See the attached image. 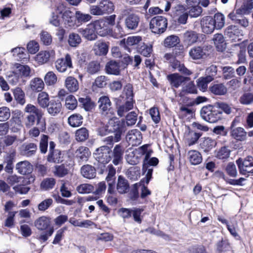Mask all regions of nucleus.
I'll list each match as a JSON object with an SVG mask.
<instances>
[{"mask_svg":"<svg viewBox=\"0 0 253 253\" xmlns=\"http://www.w3.org/2000/svg\"><path fill=\"white\" fill-rule=\"evenodd\" d=\"M24 111L30 114L36 115L37 118V124L40 123L43 115L41 110L31 104H28L26 105L24 109Z\"/></svg>","mask_w":253,"mask_h":253,"instance_id":"44","label":"nucleus"},{"mask_svg":"<svg viewBox=\"0 0 253 253\" xmlns=\"http://www.w3.org/2000/svg\"><path fill=\"white\" fill-rule=\"evenodd\" d=\"M14 99L20 105H23L26 102L25 94L23 90L17 87L12 90Z\"/></svg>","mask_w":253,"mask_h":253,"instance_id":"50","label":"nucleus"},{"mask_svg":"<svg viewBox=\"0 0 253 253\" xmlns=\"http://www.w3.org/2000/svg\"><path fill=\"white\" fill-rule=\"evenodd\" d=\"M188 158L190 163L193 165H198L202 161L201 154L196 150L189 151L188 153Z\"/></svg>","mask_w":253,"mask_h":253,"instance_id":"46","label":"nucleus"},{"mask_svg":"<svg viewBox=\"0 0 253 253\" xmlns=\"http://www.w3.org/2000/svg\"><path fill=\"white\" fill-rule=\"evenodd\" d=\"M126 175L130 179L136 180L140 176V168L137 167H131L126 171Z\"/></svg>","mask_w":253,"mask_h":253,"instance_id":"55","label":"nucleus"},{"mask_svg":"<svg viewBox=\"0 0 253 253\" xmlns=\"http://www.w3.org/2000/svg\"><path fill=\"white\" fill-rule=\"evenodd\" d=\"M46 108L50 115L55 116L61 112L62 104L59 100H51Z\"/></svg>","mask_w":253,"mask_h":253,"instance_id":"32","label":"nucleus"},{"mask_svg":"<svg viewBox=\"0 0 253 253\" xmlns=\"http://www.w3.org/2000/svg\"><path fill=\"white\" fill-rule=\"evenodd\" d=\"M180 40L178 36L170 35L167 37L164 41V45L166 47H172L179 43Z\"/></svg>","mask_w":253,"mask_h":253,"instance_id":"54","label":"nucleus"},{"mask_svg":"<svg viewBox=\"0 0 253 253\" xmlns=\"http://www.w3.org/2000/svg\"><path fill=\"white\" fill-rule=\"evenodd\" d=\"M108 48V42L99 40L95 43L93 49L96 55H105L107 53Z\"/></svg>","mask_w":253,"mask_h":253,"instance_id":"26","label":"nucleus"},{"mask_svg":"<svg viewBox=\"0 0 253 253\" xmlns=\"http://www.w3.org/2000/svg\"><path fill=\"white\" fill-rule=\"evenodd\" d=\"M37 150V145L33 143L23 144L20 148V154L27 157L35 154Z\"/></svg>","mask_w":253,"mask_h":253,"instance_id":"30","label":"nucleus"},{"mask_svg":"<svg viewBox=\"0 0 253 253\" xmlns=\"http://www.w3.org/2000/svg\"><path fill=\"white\" fill-rule=\"evenodd\" d=\"M201 25L202 31L207 34L212 33L216 29L212 17L210 16H205L201 19Z\"/></svg>","mask_w":253,"mask_h":253,"instance_id":"19","label":"nucleus"},{"mask_svg":"<svg viewBox=\"0 0 253 253\" xmlns=\"http://www.w3.org/2000/svg\"><path fill=\"white\" fill-rule=\"evenodd\" d=\"M49 99L48 94L46 92L42 91L38 94L37 101L42 108H45L50 102Z\"/></svg>","mask_w":253,"mask_h":253,"instance_id":"56","label":"nucleus"},{"mask_svg":"<svg viewBox=\"0 0 253 253\" xmlns=\"http://www.w3.org/2000/svg\"><path fill=\"white\" fill-rule=\"evenodd\" d=\"M82 39L80 35L75 33L69 34L68 38V43L72 47H77L81 42Z\"/></svg>","mask_w":253,"mask_h":253,"instance_id":"59","label":"nucleus"},{"mask_svg":"<svg viewBox=\"0 0 253 253\" xmlns=\"http://www.w3.org/2000/svg\"><path fill=\"white\" fill-rule=\"evenodd\" d=\"M230 135L233 139L243 141L247 139V132L242 127L230 128Z\"/></svg>","mask_w":253,"mask_h":253,"instance_id":"25","label":"nucleus"},{"mask_svg":"<svg viewBox=\"0 0 253 253\" xmlns=\"http://www.w3.org/2000/svg\"><path fill=\"white\" fill-rule=\"evenodd\" d=\"M55 144L53 141L49 142V153L47 160L50 163H59L63 161V154L58 149H55Z\"/></svg>","mask_w":253,"mask_h":253,"instance_id":"12","label":"nucleus"},{"mask_svg":"<svg viewBox=\"0 0 253 253\" xmlns=\"http://www.w3.org/2000/svg\"><path fill=\"white\" fill-rule=\"evenodd\" d=\"M44 80L47 85H53L56 83L57 78L53 72L49 71L44 76Z\"/></svg>","mask_w":253,"mask_h":253,"instance_id":"61","label":"nucleus"},{"mask_svg":"<svg viewBox=\"0 0 253 253\" xmlns=\"http://www.w3.org/2000/svg\"><path fill=\"white\" fill-rule=\"evenodd\" d=\"M12 68L14 70V73L18 75L22 80L23 78L29 77L31 76V69L28 65L15 63L13 65Z\"/></svg>","mask_w":253,"mask_h":253,"instance_id":"17","label":"nucleus"},{"mask_svg":"<svg viewBox=\"0 0 253 253\" xmlns=\"http://www.w3.org/2000/svg\"><path fill=\"white\" fill-rule=\"evenodd\" d=\"M100 69V64L97 61L90 62L86 67L87 72L90 74H94L97 73Z\"/></svg>","mask_w":253,"mask_h":253,"instance_id":"64","label":"nucleus"},{"mask_svg":"<svg viewBox=\"0 0 253 253\" xmlns=\"http://www.w3.org/2000/svg\"><path fill=\"white\" fill-rule=\"evenodd\" d=\"M29 86L33 91L40 92L44 88V84L42 79L34 78L30 81Z\"/></svg>","mask_w":253,"mask_h":253,"instance_id":"40","label":"nucleus"},{"mask_svg":"<svg viewBox=\"0 0 253 253\" xmlns=\"http://www.w3.org/2000/svg\"><path fill=\"white\" fill-rule=\"evenodd\" d=\"M201 135V133L196 132L187 126L184 132V140L188 145L191 146L195 144Z\"/></svg>","mask_w":253,"mask_h":253,"instance_id":"20","label":"nucleus"},{"mask_svg":"<svg viewBox=\"0 0 253 253\" xmlns=\"http://www.w3.org/2000/svg\"><path fill=\"white\" fill-rule=\"evenodd\" d=\"M210 91L216 95H224L227 92V88L222 83L214 84L210 86Z\"/></svg>","mask_w":253,"mask_h":253,"instance_id":"38","label":"nucleus"},{"mask_svg":"<svg viewBox=\"0 0 253 253\" xmlns=\"http://www.w3.org/2000/svg\"><path fill=\"white\" fill-rule=\"evenodd\" d=\"M114 9V4L110 0H99L97 5L90 7L89 11L93 15L101 16L113 12Z\"/></svg>","mask_w":253,"mask_h":253,"instance_id":"3","label":"nucleus"},{"mask_svg":"<svg viewBox=\"0 0 253 253\" xmlns=\"http://www.w3.org/2000/svg\"><path fill=\"white\" fill-rule=\"evenodd\" d=\"M13 56L20 61L27 62L29 60V55L25 51L24 48L17 47L11 50Z\"/></svg>","mask_w":253,"mask_h":253,"instance_id":"24","label":"nucleus"},{"mask_svg":"<svg viewBox=\"0 0 253 253\" xmlns=\"http://www.w3.org/2000/svg\"><path fill=\"white\" fill-rule=\"evenodd\" d=\"M134 101H126L119 99L117 102V114L123 117L125 114L133 108Z\"/></svg>","mask_w":253,"mask_h":253,"instance_id":"13","label":"nucleus"},{"mask_svg":"<svg viewBox=\"0 0 253 253\" xmlns=\"http://www.w3.org/2000/svg\"><path fill=\"white\" fill-rule=\"evenodd\" d=\"M75 136L78 141H84L88 138V130L85 127H82L76 130Z\"/></svg>","mask_w":253,"mask_h":253,"instance_id":"57","label":"nucleus"},{"mask_svg":"<svg viewBox=\"0 0 253 253\" xmlns=\"http://www.w3.org/2000/svg\"><path fill=\"white\" fill-rule=\"evenodd\" d=\"M56 180L52 177L44 178L40 184V188L42 191H49L55 185Z\"/></svg>","mask_w":253,"mask_h":253,"instance_id":"47","label":"nucleus"},{"mask_svg":"<svg viewBox=\"0 0 253 253\" xmlns=\"http://www.w3.org/2000/svg\"><path fill=\"white\" fill-rule=\"evenodd\" d=\"M81 173L84 177L92 179L96 176V169L91 165H85L81 167Z\"/></svg>","mask_w":253,"mask_h":253,"instance_id":"35","label":"nucleus"},{"mask_svg":"<svg viewBox=\"0 0 253 253\" xmlns=\"http://www.w3.org/2000/svg\"><path fill=\"white\" fill-rule=\"evenodd\" d=\"M65 86L66 88L71 92L77 91L79 88L78 80L75 78L69 76L65 81Z\"/></svg>","mask_w":253,"mask_h":253,"instance_id":"36","label":"nucleus"},{"mask_svg":"<svg viewBox=\"0 0 253 253\" xmlns=\"http://www.w3.org/2000/svg\"><path fill=\"white\" fill-rule=\"evenodd\" d=\"M75 13L76 23L79 25V26L80 25L88 22L92 18V16L90 14L84 13L81 11H76Z\"/></svg>","mask_w":253,"mask_h":253,"instance_id":"48","label":"nucleus"},{"mask_svg":"<svg viewBox=\"0 0 253 253\" xmlns=\"http://www.w3.org/2000/svg\"><path fill=\"white\" fill-rule=\"evenodd\" d=\"M183 41L188 45H191L197 42L198 39V34L192 30L186 31L183 35Z\"/></svg>","mask_w":253,"mask_h":253,"instance_id":"39","label":"nucleus"},{"mask_svg":"<svg viewBox=\"0 0 253 253\" xmlns=\"http://www.w3.org/2000/svg\"><path fill=\"white\" fill-rule=\"evenodd\" d=\"M189 54L194 60L202 59L206 56V49L201 46H195L190 50Z\"/></svg>","mask_w":253,"mask_h":253,"instance_id":"33","label":"nucleus"},{"mask_svg":"<svg viewBox=\"0 0 253 253\" xmlns=\"http://www.w3.org/2000/svg\"><path fill=\"white\" fill-rule=\"evenodd\" d=\"M239 102L244 105H249L253 103V93L244 92L239 98Z\"/></svg>","mask_w":253,"mask_h":253,"instance_id":"53","label":"nucleus"},{"mask_svg":"<svg viewBox=\"0 0 253 253\" xmlns=\"http://www.w3.org/2000/svg\"><path fill=\"white\" fill-rule=\"evenodd\" d=\"M216 141L210 137L205 138L200 146L205 152H208L216 145Z\"/></svg>","mask_w":253,"mask_h":253,"instance_id":"52","label":"nucleus"},{"mask_svg":"<svg viewBox=\"0 0 253 253\" xmlns=\"http://www.w3.org/2000/svg\"><path fill=\"white\" fill-rule=\"evenodd\" d=\"M15 169L19 173L22 175L30 174L33 170L32 165L27 161L18 162L16 165Z\"/></svg>","mask_w":253,"mask_h":253,"instance_id":"23","label":"nucleus"},{"mask_svg":"<svg viewBox=\"0 0 253 253\" xmlns=\"http://www.w3.org/2000/svg\"><path fill=\"white\" fill-rule=\"evenodd\" d=\"M99 107L101 114L104 117H112L114 115L113 110L112 109L111 102L108 97L101 96L98 101Z\"/></svg>","mask_w":253,"mask_h":253,"instance_id":"11","label":"nucleus"},{"mask_svg":"<svg viewBox=\"0 0 253 253\" xmlns=\"http://www.w3.org/2000/svg\"><path fill=\"white\" fill-rule=\"evenodd\" d=\"M212 40L218 51H222L226 48V43L222 34L214 35Z\"/></svg>","mask_w":253,"mask_h":253,"instance_id":"45","label":"nucleus"},{"mask_svg":"<svg viewBox=\"0 0 253 253\" xmlns=\"http://www.w3.org/2000/svg\"><path fill=\"white\" fill-rule=\"evenodd\" d=\"M140 157V153L136 150L128 152L126 156V159L129 164L135 165L139 162Z\"/></svg>","mask_w":253,"mask_h":253,"instance_id":"41","label":"nucleus"},{"mask_svg":"<svg viewBox=\"0 0 253 253\" xmlns=\"http://www.w3.org/2000/svg\"><path fill=\"white\" fill-rule=\"evenodd\" d=\"M133 94L132 91V86L130 84H126L124 89V93L120 96L119 99L125 100L126 101H133Z\"/></svg>","mask_w":253,"mask_h":253,"instance_id":"51","label":"nucleus"},{"mask_svg":"<svg viewBox=\"0 0 253 253\" xmlns=\"http://www.w3.org/2000/svg\"><path fill=\"white\" fill-rule=\"evenodd\" d=\"M111 149L104 145L97 148L93 153L95 159L99 163L107 164L111 160Z\"/></svg>","mask_w":253,"mask_h":253,"instance_id":"9","label":"nucleus"},{"mask_svg":"<svg viewBox=\"0 0 253 253\" xmlns=\"http://www.w3.org/2000/svg\"><path fill=\"white\" fill-rule=\"evenodd\" d=\"M240 173L243 175L253 173V157L247 156L245 159L239 158L236 161Z\"/></svg>","mask_w":253,"mask_h":253,"instance_id":"6","label":"nucleus"},{"mask_svg":"<svg viewBox=\"0 0 253 253\" xmlns=\"http://www.w3.org/2000/svg\"><path fill=\"white\" fill-rule=\"evenodd\" d=\"M64 10V6L63 4H59L57 5L48 18L49 23L55 27H59L60 25L59 14L62 15Z\"/></svg>","mask_w":253,"mask_h":253,"instance_id":"16","label":"nucleus"},{"mask_svg":"<svg viewBox=\"0 0 253 253\" xmlns=\"http://www.w3.org/2000/svg\"><path fill=\"white\" fill-rule=\"evenodd\" d=\"M185 8L183 5H177L174 8L173 12L174 16H179L178 22L185 24L187 22L188 14L185 12Z\"/></svg>","mask_w":253,"mask_h":253,"instance_id":"27","label":"nucleus"},{"mask_svg":"<svg viewBox=\"0 0 253 253\" xmlns=\"http://www.w3.org/2000/svg\"><path fill=\"white\" fill-rule=\"evenodd\" d=\"M140 22V17L136 14H128L125 20V25L127 30H135Z\"/></svg>","mask_w":253,"mask_h":253,"instance_id":"21","label":"nucleus"},{"mask_svg":"<svg viewBox=\"0 0 253 253\" xmlns=\"http://www.w3.org/2000/svg\"><path fill=\"white\" fill-rule=\"evenodd\" d=\"M78 102L75 97L69 95L65 99V106L69 110H73L77 107Z\"/></svg>","mask_w":253,"mask_h":253,"instance_id":"62","label":"nucleus"},{"mask_svg":"<svg viewBox=\"0 0 253 253\" xmlns=\"http://www.w3.org/2000/svg\"><path fill=\"white\" fill-rule=\"evenodd\" d=\"M168 79L171 86L177 88L184 82L186 78L177 74H173L168 76Z\"/></svg>","mask_w":253,"mask_h":253,"instance_id":"43","label":"nucleus"},{"mask_svg":"<svg viewBox=\"0 0 253 253\" xmlns=\"http://www.w3.org/2000/svg\"><path fill=\"white\" fill-rule=\"evenodd\" d=\"M79 32L88 41H94L97 38V34L91 23L87 25L84 28L79 29Z\"/></svg>","mask_w":253,"mask_h":253,"instance_id":"18","label":"nucleus"},{"mask_svg":"<svg viewBox=\"0 0 253 253\" xmlns=\"http://www.w3.org/2000/svg\"><path fill=\"white\" fill-rule=\"evenodd\" d=\"M124 149L121 145H116L112 151V163L116 166L118 165L123 160Z\"/></svg>","mask_w":253,"mask_h":253,"instance_id":"28","label":"nucleus"},{"mask_svg":"<svg viewBox=\"0 0 253 253\" xmlns=\"http://www.w3.org/2000/svg\"><path fill=\"white\" fill-rule=\"evenodd\" d=\"M129 184L127 180L122 175H119L118 177L116 189L120 194H124L129 189Z\"/></svg>","mask_w":253,"mask_h":253,"instance_id":"34","label":"nucleus"},{"mask_svg":"<svg viewBox=\"0 0 253 253\" xmlns=\"http://www.w3.org/2000/svg\"><path fill=\"white\" fill-rule=\"evenodd\" d=\"M41 41L45 45H49L52 43V38L51 35L47 32L42 31L40 34Z\"/></svg>","mask_w":253,"mask_h":253,"instance_id":"63","label":"nucleus"},{"mask_svg":"<svg viewBox=\"0 0 253 253\" xmlns=\"http://www.w3.org/2000/svg\"><path fill=\"white\" fill-rule=\"evenodd\" d=\"M167 26V19L162 16H155L152 18L150 22V29L155 34L163 33L166 31Z\"/></svg>","mask_w":253,"mask_h":253,"instance_id":"5","label":"nucleus"},{"mask_svg":"<svg viewBox=\"0 0 253 253\" xmlns=\"http://www.w3.org/2000/svg\"><path fill=\"white\" fill-rule=\"evenodd\" d=\"M106 72L108 74L118 75L120 72V66L115 61H110L105 66Z\"/></svg>","mask_w":253,"mask_h":253,"instance_id":"37","label":"nucleus"},{"mask_svg":"<svg viewBox=\"0 0 253 253\" xmlns=\"http://www.w3.org/2000/svg\"><path fill=\"white\" fill-rule=\"evenodd\" d=\"M106 117L109 119L107 124L110 133L114 132L115 135H116V140H121L122 134L125 131V120L123 119L121 121H120L114 115L112 117Z\"/></svg>","mask_w":253,"mask_h":253,"instance_id":"4","label":"nucleus"},{"mask_svg":"<svg viewBox=\"0 0 253 253\" xmlns=\"http://www.w3.org/2000/svg\"><path fill=\"white\" fill-rule=\"evenodd\" d=\"M50 219L45 216H42L35 220V227L39 230H46L38 235V239L42 242H45L54 232L53 227H50Z\"/></svg>","mask_w":253,"mask_h":253,"instance_id":"1","label":"nucleus"},{"mask_svg":"<svg viewBox=\"0 0 253 253\" xmlns=\"http://www.w3.org/2000/svg\"><path fill=\"white\" fill-rule=\"evenodd\" d=\"M213 22L215 23V27L216 29H221L225 24V17L223 14L221 13H217L212 17Z\"/></svg>","mask_w":253,"mask_h":253,"instance_id":"58","label":"nucleus"},{"mask_svg":"<svg viewBox=\"0 0 253 253\" xmlns=\"http://www.w3.org/2000/svg\"><path fill=\"white\" fill-rule=\"evenodd\" d=\"M78 101L80 105L86 111H91L95 107L94 103L88 96L80 97Z\"/></svg>","mask_w":253,"mask_h":253,"instance_id":"42","label":"nucleus"},{"mask_svg":"<svg viewBox=\"0 0 253 253\" xmlns=\"http://www.w3.org/2000/svg\"><path fill=\"white\" fill-rule=\"evenodd\" d=\"M202 118L210 123H215L222 119V112L216 106L207 105L202 108L200 111Z\"/></svg>","mask_w":253,"mask_h":253,"instance_id":"2","label":"nucleus"},{"mask_svg":"<svg viewBox=\"0 0 253 253\" xmlns=\"http://www.w3.org/2000/svg\"><path fill=\"white\" fill-rule=\"evenodd\" d=\"M55 55V51L53 50L49 51H41L39 52L35 57V60L40 64L47 63L50 57H53Z\"/></svg>","mask_w":253,"mask_h":253,"instance_id":"29","label":"nucleus"},{"mask_svg":"<svg viewBox=\"0 0 253 253\" xmlns=\"http://www.w3.org/2000/svg\"><path fill=\"white\" fill-rule=\"evenodd\" d=\"M142 136L141 132L138 129H132L127 132L126 135V140L129 145L137 146L142 141Z\"/></svg>","mask_w":253,"mask_h":253,"instance_id":"15","label":"nucleus"},{"mask_svg":"<svg viewBox=\"0 0 253 253\" xmlns=\"http://www.w3.org/2000/svg\"><path fill=\"white\" fill-rule=\"evenodd\" d=\"M75 155L78 160V162L81 164L82 162H86L88 160V158L90 156V152L88 148L81 146L76 151Z\"/></svg>","mask_w":253,"mask_h":253,"instance_id":"31","label":"nucleus"},{"mask_svg":"<svg viewBox=\"0 0 253 253\" xmlns=\"http://www.w3.org/2000/svg\"><path fill=\"white\" fill-rule=\"evenodd\" d=\"M75 16L74 12L64 8L62 15V22L65 28L75 29L79 27V25L76 23Z\"/></svg>","mask_w":253,"mask_h":253,"instance_id":"8","label":"nucleus"},{"mask_svg":"<svg viewBox=\"0 0 253 253\" xmlns=\"http://www.w3.org/2000/svg\"><path fill=\"white\" fill-rule=\"evenodd\" d=\"M107 174L105 180L108 184L107 192L112 194L115 192V181L116 179V170L112 165H109L106 169Z\"/></svg>","mask_w":253,"mask_h":253,"instance_id":"7","label":"nucleus"},{"mask_svg":"<svg viewBox=\"0 0 253 253\" xmlns=\"http://www.w3.org/2000/svg\"><path fill=\"white\" fill-rule=\"evenodd\" d=\"M96 34L102 37L107 35L110 31V28L106 25V22L102 19L97 20L91 22Z\"/></svg>","mask_w":253,"mask_h":253,"instance_id":"14","label":"nucleus"},{"mask_svg":"<svg viewBox=\"0 0 253 253\" xmlns=\"http://www.w3.org/2000/svg\"><path fill=\"white\" fill-rule=\"evenodd\" d=\"M68 122L72 127H78L82 125L83 117L80 114H74L68 118Z\"/></svg>","mask_w":253,"mask_h":253,"instance_id":"49","label":"nucleus"},{"mask_svg":"<svg viewBox=\"0 0 253 253\" xmlns=\"http://www.w3.org/2000/svg\"><path fill=\"white\" fill-rule=\"evenodd\" d=\"M55 67L60 73H64L68 69H72L73 67L71 55L67 53L64 57L57 59L55 62Z\"/></svg>","mask_w":253,"mask_h":253,"instance_id":"10","label":"nucleus"},{"mask_svg":"<svg viewBox=\"0 0 253 253\" xmlns=\"http://www.w3.org/2000/svg\"><path fill=\"white\" fill-rule=\"evenodd\" d=\"M76 190L80 194H88L93 192L94 187L91 184L84 183L78 185L76 188Z\"/></svg>","mask_w":253,"mask_h":253,"instance_id":"60","label":"nucleus"},{"mask_svg":"<svg viewBox=\"0 0 253 253\" xmlns=\"http://www.w3.org/2000/svg\"><path fill=\"white\" fill-rule=\"evenodd\" d=\"M225 35L233 41H239L241 39L240 30L236 26L230 25L227 27L225 30Z\"/></svg>","mask_w":253,"mask_h":253,"instance_id":"22","label":"nucleus"}]
</instances>
